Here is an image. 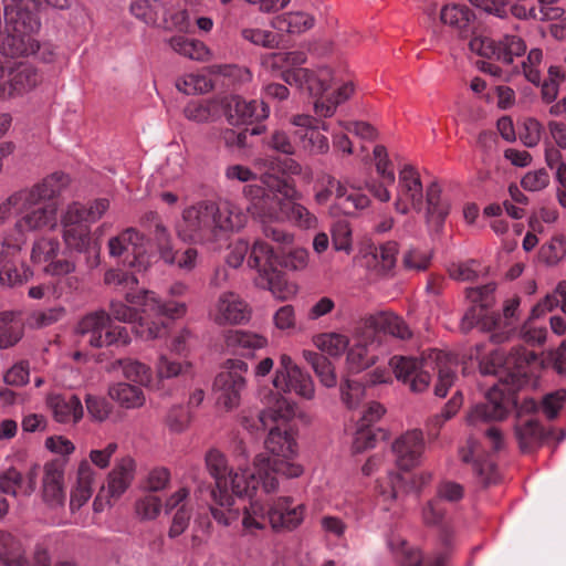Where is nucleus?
<instances>
[{
  "mask_svg": "<svg viewBox=\"0 0 566 566\" xmlns=\"http://www.w3.org/2000/svg\"><path fill=\"white\" fill-rule=\"evenodd\" d=\"M307 263V250L296 248L280 259L273 248L262 240L254 241L251 255L248 259L249 266L258 271L255 284L263 290L271 291L273 294L281 292L284 284L280 266L298 271L305 269Z\"/></svg>",
  "mask_w": 566,
  "mask_h": 566,
  "instance_id": "5",
  "label": "nucleus"
},
{
  "mask_svg": "<svg viewBox=\"0 0 566 566\" xmlns=\"http://www.w3.org/2000/svg\"><path fill=\"white\" fill-rule=\"evenodd\" d=\"M85 405L88 416L96 422L105 421L112 411L111 405L103 397L87 394L85 396Z\"/></svg>",
  "mask_w": 566,
  "mask_h": 566,
  "instance_id": "57",
  "label": "nucleus"
},
{
  "mask_svg": "<svg viewBox=\"0 0 566 566\" xmlns=\"http://www.w3.org/2000/svg\"><path fill=\"white\" fill-rule=\"evenodd\" d=\"M273 386L283 392H294L306 400H312L315 396L312 377L301 368L283 375V381L273 382Z\"/></svg>",
  "mask_w": 566,
  "mask_h": 566,
  "instance_id": "36",
  "label": "nucleus"
},
{
  "mask_svg": "<svg viewBox=\"0 0 566 566\" xmlns=\"http://www.w3.org/2000/svg\"><path fill=\"white\" fill-rule=\"evenodd\" d=\"M334 249L349 252L352 250V229L345 220L337 221L332 229Z\"/></svg>",
  "mask_w": 566,
  "mask_h": 566,
  "instance_id": "61",
  "label": "nucleus"
},
{
  "mask_svg": "<svg viewBox=\"0 0 566 566\" xmlns=\"http://www.w3.org/2000/svg\"><path fill=\"white\" fill-rule=\"evenodd\" d=\"M209 317L219 326L239 325L249 321L250 308L238 294L224 292L210 308Z\"/></svg>",
  "mask_w": 566,
  "mask_h": 566,
  "instance_id": "19",
  "label": "nucleus"
},
{
  "mask_svg": "<svg viewBox=\"0 0 566 566\" xmlns=\"http://www.w3.org/2000/svg\"><path fill=\"white\" fill-rule=\"evenodd\" d=\"M375 325L399 339H407L411 336V332L403 319L391 313H381L375 317Z\"/></svg>",
  "mask_w": 566,
  "mask_h": 566,
  "instance_id": "50",
  "label": "nucleus"
},
{
  "mask_svg": "<svg viewBox=\"0 0 566 566\" xmlns=\"http://www.w3.org/2000/svg\"><path fill=\"white\" fill-rule=\"evenodd\" d=\"M15 212L21 217L17 219L12 229L2 233V235H12L22 240V247L25 244V233L38 231L46 227H54L56 223L57 206L54 202H42L32 208L18 206Z\"/></svg>",
  "mask_w": 566,
  "mask_h": 566,
  "instance_id": "11",
  "label": "nucleus"
},
{
  "mask_svg": "<svg viewBox=\"0 0 566 566\" xmlns=\"http://www.w3.org/2000/svg\"><path fill=\"white\" fill-rule=\"evenodd\" d=\"M245 222L247 214L234 203L203 201L184 210L176 232L185 242L209 243L226 232L240 230Z\"/></svg>",
  "mask_w": 566,
  "mask_h": 566,
  "instance_id": "4",
  "label": "nucleus"
},
{
  "mask_svg": "<svg viewBox=\"0 0 566 566\" xmlns=\"http://www.w3.org/2000/svg\"><path fill=\"white\" fill-rule=\"evenodd\" d=\"M125 300L134 305L143 306V314L147 316H165L176 319L182 317L187 312L186 303L177 301L163 302L154 292L147 290L125 293Z\"/></svg>",
  "mask_w": 566,
  "mask_h": 566,
  "instance_id": "21",
  "label": "nucleus"
},
{
  "mask_svg": "<svg viewBox=\"0 0 566 566\" xmlns=\"http://www.w3.org/2000/svg\"><path fill=\"white\" fill-rule=\"evenodd\" d=\"M374 346V332L368 331L361 335H356L355 344L348 349L347 365L354 373H359L376 361V356L371 353Z\"/></svg>",
  "mask_w": 566,
  "mask_h": 566,
  "instance_id": "31",
  "label": "nucleus"
},
{
  "mask_svg": "<svg viewBox=\"0 0 566 566\" xmlns=\"http://www.w3.org/2000/svg\"><path fill=\"white\" fill-rule=\"evenodd\" d=\"M134 478V461L125 458L118 462L108 475L107 492L111 496L122 495Z\"/></svg>",
  "mask_w": 566,
  "mask_h": 566,
  "instance_id": "42",
  "label": "nucleus"
},
{
  "mask_svg": "<svg viewBox=\"0 0 566 566\" xmlns=\"http://www.w3.org/2000/svg\"><path fill=\"white\" fill-rule=\"evenodd\" d=\"M22 240L12 235L0 238V290L20 292L34 276L31 266L20 259Z\"/></svg>",
  "mask_w": 566,
  "mask_h": 566,
  "instance_id": "8",
  "label": "nucleus"
},
{
  "mask_svg": "<svg viewBox=\"0 0 566 566\" xmlns=\"http://www.w3.org/2000/svg\"><path fill=\"white\" fill-rule=\"evenodd\" d=\"M333 192L339 200V205L346 214H354L357 211L364 210L370 203L368 196L361 193L354 187L349 189L345 184L335 178L328 179L327 188L318 191L315 199L318 203H324L329 199Z\"/></svg>",
  "mask_w": 566,
  "mask_h": 566,
  "instance_id": "23",
  "label": "nucleus"
},
{
  "mask_svg": "<svg viewBox=\"0 0 566 566\" xmlns=\"http://www.w3.org/2000/svg\"><path fill=\"white\" fill-rule=\"evenodd\" d=\"M543 125L535 118H526L523 124V130L520 133V139L526 147H535L542 138Z\"/></svg>",
  "mask_w": 566,
  "mask_h": 566,
  "instance_id": "64",
  "label": "nucleus"
},
{
  "mask_svg": "<svg viewBox=\"0 0 566 566\" xmlns=\"http://www.w3.org/2000/svg\"><path fill=\"white\" fill-rule=\"evenodd\" d=\"M42 499L53 512L64 507V465L60 461L48 462L43 468Z\"/></svg>",
  "mask_w": 566,
  "mask_h": 566,
  "instance_id": "24",
  "label": "nucleus"
},
{
  "mask_svg": "<svg viewBox=\"0 0 566 566\" xmlns=\"http://www.w3.org/2000/svg\"><path fill=\"white\" fill-rule=\"evenodd\" d=\"M398 250L396 241H388L375 249L374 259L380 274L389 275L395 269Z\"/></svg>",
  "mask_w": 566,
  "mask_h": 566,
  "instance_id": "49",
  "label": "nucleus"
},
{
  "mask_svg": "<svg viewBox=\"0 0 566 566\" xmlns=\"http://www.w3.org/2000/svg\"><path fill=\"white\" fill-rule=\"evenodd\" d=\"M290 122L297 128L294 135L298 139L302 149L310 154H325L328 151V139L319 130L327 132V124L322 123V126L318 127L314 117L304 114L292 116Z\"/></svg>",
  "mask_w": 566,
  "mask_h": 566,
  "instance_id": "17",
  "label": "nucleus"
},
{
  "mask_svg": "<svg viewBox=\"0 0 566 566\" xmlns=\"http://www.w3.org/2000/svg\"><path fill=\"white\" fill-rule=\"evenodd\" d=\"M176 87L178 91L190 95L197 93H206L211 90L212 84L205 75L187 74L184 77L177 80Z\"/></svg>",
  "mask_w": 566,
  "mask_h": 566,
  "instance_id": "54",
  "label": "nucleus"
},
{
  "mask_svg": "<svg viewBox=\"0 0 566 566\" xmlns=\"http://www.w3.org/2000/svg\"><path fill=\"white\" fill-rule=\"evenodd\" d=\"M156 243L160 258L168 264L176 262V252L172 245L171 235L164 223H157L156 229L149 231Z\"/></svg>",
  "mask_w": 566,
  "mask_h": 566,
  "instance_id": "51",
  "label": "nucleus"
},
{
  "mask_svg": "<svg viewBox=\"0 0 566 566\" xmlns=\"http://www.w3.org/2000/svg\"><path fill=\"white\" fill-rule=\"evenodd\" d=\"M303 357L311 364L322 385L327 388H332L336 385L335 369L327 357L312 350H304Z\"/></svg>",
  "mask_w": 566,
  "mask_h": 566,
  "instance_id": "46",
  "label": "nucleus"
},
{
  "mask_svg": "<svg viewBox=\"0 0 566 566\" xmlns=\"http://www.w3.org/2000/svg\"><path fill=\"white\" fill-rule=\"evenodd\" d=\"M109 208V201L105 198L96 199L84 207L77 202L67 206L69 220H81L84 223L98 221Z\"/></svg>",
  "mask_w": 566,
  "mask_h": 566,
  "instance_id": "43",
  "label": "nucleus"
},
{
  "mask_svg": "<svg viewBox=\"0 0 566 566\" xmlns=\"http://www.w3.org/2000/svg\"><path fill=\"white\" fill-rule=\"evenodd\" d=\"M315 24V19L305 12H290L275 17L272 27L280 32L300 34Z\"/></svg>",
  "mask_w": 566,
  "mask_h": 566,
  "instance_id": "40",
  "label": "nucleus"
},
{
  "mask_svg": "<svg viewBox=\"0 0 566 566\" xmlns=\"http://www.w3.org/2000/svg\"><path fill=\"white\" fill-rule=\"evenodd\" d=\"M469 48L478 55L495 59L505 64L512 63L514 57L522 56L526 52L524 40L516 34H504L497 40L473 36L469 41Z\"/></svg>",
  "mask_w": 566,
  "mask_h": 566,
  "instance_id": "10",
  "label": "nucleus"
},
{
  "mask_svg": "<svg viewBox=\"0 0 566 566\" xmlns=\"http://www.w3.org/2000/svg\"><path fill=\"white\" fill-rule=\"evenodd\" d=\"M93 470L87 462H82L77 471V484L71 492L70 511L75 513L92 495Z\"/></svg>",
  "mask_w": 566,
  "mask_h": 566,
  "instance_id": "39",
  "label": "nucleus"
},
{
  "mask_svg": "<svg viewBox=\"0 0 566 566\" xmlns=\"http://www.w3.org/2000/svg\"><path fill=\"white\" fill-rule=\"evenodd\" d=\"M42 81L38 70L28 63H19L8 70L0 69V99L6 101L21 96Z\"/></svg>",
  "mask_w": 566,
  "mask_h": 566,
  "instance_id": "13",
  "label": "nucleus"
},
{
  "mask_svg": "<svg viewBox=\"0 0 566 566\" xmlns=\"http://www.w3.org/2000/svg\"><path fill=\"white\" fill-rule=\"evenodd\" d=\"M75 331L78 340L93 348L126 346L130 343L127 328L114 325L105 311L86 314L78 321Z\"/></svg>",
  "mask_w": 566,
  "mask_h": 566,
  "instance_id": "7",
  "label": "nucleus"
},
{
  "mask_svg": "<svg viewBox=\"0 0 566 566\" xmlns=\"http://www.w3.org/2000/svg\"><path fill=\"white\" fill-rule=\"evenodd\" d=\"M23 494V475L15 468H9L0 473V494L18 495Z\"/></svg>",
  "mask_w": 566,
  "mask_h": 566,
  "instance_id": "55",
  "label": "nucleus"
},
{
  "mask_svg": "<svg viewBox=\"0 0 566 566\" xmlns=\"http://www.w3.org/2000/svg\"><path fill=\"white\" fill-rule=\"evenodd\" d=\"M108 251L113 258H123L124 264L128 266L146 268L145 237L134 228H127L118 235L111 238Z\"/></svg>",
  "mask_w": 566,
  "mask_h": 566,
  "instance_id": "15",
  "label": "nucleus"
},
{
  "mask_svg": "<svg viewBox=\"0 0 566 566\" xmlns=\"http://www.w3.org/2000/svg\"><path fill=\"white\" fill-rule=\"evenodd\" d=\"M63 240L67 249L85 252L91 245V230L88 224L81 220H69V210L62 216Z\"/></svg>",
  "mask_w": 566,
  "mask_h": 566,
  "instance_id": "33",
  "label": "nucleus"
},
{
  "mask_svg": "<svg viewBox=\"0 0 566 566\" xmlns=\"http://www.w3.org/2000/svg\"><path fill=\"white\" fill-rule=\"evenodd\" d=\"M430 359L438 369V381L434 386V395L443 398L455 379L458 357L454 354L433 349L430 352Z\"/></svg>",
  "mask_w": 566,
  "mask_h": 566,
  "instance_id": "29",
  "label": "nucleus"
},
{
  "mask_svg": "<svg viewBox=\"0 0 566 566\" xmlns=\"http://www.w3.org/2000/svg\"><path fill=\"white\" fill-rule=\"evenodd\" d=\"M423 202V187L418 170L409 164L401 167L398 175L395 210L407 214L410 209L420 212Z\"/></svg>",
  "mask_w": 566,
  "mask_h": 566,
  "instance_id": "14",
  "label": "nucleus"
},
{
  "mask_svg": "<svg viewBox=\"0 0 566 566\" xmlns=\"http://www.w3.org/2000/svg\"><path fill=\"white\" fill-rule=\"evenodd\" d=\"M514 431L520 449L523 452L535 450L554 433L552 429L546 430L534 419L515 424Z\"/></svg>",
  "mask_w": 566,
  "mask_h": 566,
  "instance_id": "35",
  "label": "nucleus"
},
{
  "mask_svg": "<svg viewBox=\"0 0 566 566\" xmlns=\"http://www.w3.org/2000/svg\"><path fill=\"white\" fill-rule=\"evenodd\" d=\"M161 507V500L154 494L144 495L135 504L136 514L142 520H155L159 515Z\"/></svg>",
  "mask_w": 566,
  "mask_h": 566,
  "instance_id": "56",
  "label": "nucleus"
},
{
  "mask_svg": "<svg viewBox=\"0 0 566 566\" xmlns=\"http://www.w3.org/2000/svg\"><path fill=\"white\" fill-rule=\"evenodd\" d=\"M190 423V415L182 406H174L166 416V424L170 431L180 433Z\"/></svg>",
  "mask_w": 566,
  "mask_h": 566,
  "instance_id": "63",
  "label": "nucleus"
},
{
  "mask_svg": "<svg viewBox=\"0 0 566 566\" xmlns=\"http://www.w3.org/2000/svg\"><path fill=\"white\" fill-rule=\"evenodd\" d=\"M69 182L70 178L67 175L61 171H55L43 178L42 181L33 185L31 188L21 189L15 192L19 196L22 206L25 208H32L59 196Z\"/></svg>",
  "mask_w": 566,
  "mask_h": 566,
  "instance_id": "20",
  "label": "nucleus"
},
{
  "mask_svg": "<svg viewBox=\"0 0 566 566\" xmlns=\"http://www.w3.org/2000/svg\"><path fill=\"white\" fill-rule=\"evenodd\" d=\"M59 250L60 244L55 239L40 238L32 245L30 259L34 264L46 265L56 258Z\"/></svg>",
  "mask_w": 566,
  "mask_h": 566,
  "instance_id": "52",
  "label": "nucleus"
},
{
  "mask_svg": "<svg viewBox=\"0 0 566 566\" xmlns=\"http://www.w3.org/2000/svg\"><path fill=\"white\" fill-rule=\"evenodd\" d=\"M556 307H560L566 313V283H559L555 291L537 304L533 311L551 312Z\"/></svg>",
  "mask_w": 566,
  "mask_h": 566,
  "instance_id": "60",
  "label": "nucleus"
},
{
  "mask_svg": "<svg viewBox=\"0 0 566 566\" xmlns=\"http://www.w3.org/2000/svg\"><path fill=\"white\" fill-rule=\"evenodd\" d=\"M214 504L210 511L213 518L223 526H237L241 522V509L235 505L231 491L211 494Z\"/></svg>",
  "mask_w": 566,
  "mask_h": 566,
  "instance_id": "34",
  "label": "nucleus"
},
{
  "mask_svg": "<svg viewBox=\"0 0 566 566\" xmlns=\"http://www.w3.org/2000/svg\"><path fill=\"white\" fill-rule=\"evenodd\" d=\"M432 365L430 353L427 357L418 359L409 356H394L389 360L397 380L407 385L412 392L424 391L430 384L431 376L428 368Z\"/></svg>",
  "mask_w": 566,
  "mask_h": 566,
  "instance_id": "12",
  "label": "nucleus"
},
{
  "mask_svg": "<svg viewBox=\"0 0 566 566\" xmlns=\"http://www.w3.org/2000/svg\"><path fill=\"white\" fill-rule=\"evenodd\" d=\"M126 303L120 301H112L109 304L111 318L123 323H135L138 319V325H136L135 332L136 334L144 339H155L161 337L166 334V326L163 322L157 323H148L146 317L139 315V312L143 313V306L134 305L126 300Z\"/></svg>",
  "mask_w": 566,
  "mask_h": 566,
  "instance_id": "16",
  "label": "nucleus"
},
{
  "mask_svg": "<svg viewBox=\"0 0 566 566\" xmlns=\"http://www.w3.org/2000/svg\"><path fill=\"white\" fill-rule=\"evenodd\" d=\"M388 545L399 560L400 566H421L423 560L421 552L418 548L408 545L403 538L392 536L389 539ZM447 558V552H438L434 554L433 560L429 566H443Z\"/></svg>",
  "mask_w": 566,
  "mask_h": 566,
  "instance_id": "30",
  "label": "nucleus"
},
{
  "mask_svg": "<svg viewBox=\"0 0 566 566\" xmlns=\"http://www.w3.org/2000/svg\"><path fill=\"white\" fill-rule=\"evenodd\" d=\"M161 9L160 0H134L129 6V12L146 25H155Z\"/></svg>",
  "mask_w": 566,
  "mask_h": 566,
  "instance_id": "48",
  "label": "nucleus"
},
{
  "mask_svg": "<svg viewBox=\"0 0 566 566\" xmlns=\"http://www.w3.org/2000/svg\"><path fill=\"white\" fill-rule=\"evenodd\" d=\"M484 344H478L469 354L470 359L479 361L482 375H494L502 381L494 384L485 396L467 416L470 426L479 422L500 421L507 417L515 406L512 392L526 381V367L536 360V355L523 347H515L505 356L500 349H493L483 356Z\"/></svg>",
  "mask_w": 566,
  "mask_h": 566,
  "instance_id": "2",
  "label": "nucleus"
},
{
  "mask_svg": "<svg viewBox=\"0 0 566 566\" xmlns=\"http://www.w3.org/2000/svg\"><path fill=\"white\" fill-rule=\"evenodd\" d=\"M303 518L304 505H294L290 496L276 499L268 510L269 523L276 532L292 531L303 522Z\"/></svg>",
  "mask_w": 566,
  "mask_h": 566,
  "instance_id": "25",
  "label": "nucleus"
},
{
  "mask_svg": "<svg viewBox=\"0 0 566 566\" xmlns=\"http://www.w3.org/2000/svg\"><path fill=\"white\" fill-rule=\"evenodd\" d=\"M268 520V512L265 513L264 506L258 501L251 502L249 506L243 507L241 513V526L244 533L254 534L265 527Z\"/></svg>",
  "mask_w": 566,
  "mask_h": 566,
  "instance_id": "47",
  "label": "nucleus"
},
{
  "mask_svg": "<svg viewBox=\"0 0 566 566\" xmlns=\"http://www.w3.org/2000/svg\"><path fill=\"white\" fill-rule=\"evenodd\" d=\"M243 195L249 200L248 211L259 221H287L301 229H314L317 218L297 202L301 193L285 178L263 174L260 184L247 185Z\"/></svg>",
  "mask_w": 566,
  "mask_h": 566,
  "instance_id": "3",
  "label": "nucleus"
},
{
  "mask_svg": "<svg viewBox=\"0 0 566 566\" xmlns=\"http://www.w3.org/2000/svg\"><path fill=\"white\" fill-rule=\"evenodd\" d=\"M268 146L283 155H294L296 147L290 135L283 129H274L268 137Z\"/></svg>",
  "mask_w": 566,
  "mask_h": 566,
  "instance_id": "62",
  "label": "nucleus"
},
{
  "mask_svg": "<svg viewBox=\"0 0 566 566\" xmlns=\"http://www.w3.org/2000/svg\"><path fill=\"white\" fill-rule=\"evenodd\" d=\"M440 19L444 24L455 29L460 38L470 40L475 34V20L472 11L464 4H447L441 9Z\"/></svg>",
  "mask_w": 566,
  "mask_h": 566,
  "instance_id": "28",
  "label": "nucleus"
},
{
  "mask_svg": "<svg viewBox=\"0 0 566 566\" xmlns=\"http://www.w3.org/2000/svg\"><path fill=\"white\" fill-rule=\"evenodd\" d=\"M109 397L126 409L140 408L145 403V394L140 386L116 382L108 388Z\"/></svg>",
  "mask_w": 566,
  "mask_h": 566,
  "instance_id": "38",
  "label": "nucleus"
},
{
  "mask_svg": "<svg viewBox=\"0 0 566 566\" xmlns=\"http://www.w3.org/2000/svg\"><path fill=\"white\" fill-rule=\"evenodd\" d=\"M424 447L426 443L421 430L413 429L402 433L392 443L397 467L405 471L417 467L421 461Z\"/></svg>",
  "mask_w": 566,
  "mask_h": 566,
  "instance_id": "22",
  "label": "nucleus"
},
{
  "mask_svg": "<svg viewBox=\"0 0 566 566\" xmlns=\"http://www.w3.org/2000/svg\"><path fill=\"white\" fill-rule=\"evenodd\" d=\"M270 108L265 102L247 101L240 96H231L227 104V118L231 125H243L265 119Z\"/></svg>",
  "mask_w": 566,
  "mask_h": 566,
  "instance_id": "26",
  "label": "nucleus"
},
{
  "mask_svg": "<svg viewBox=\"0 0 566 566\" xmlns=\"http://www.w3.org/2000/svg\"><path fill=\"white\" fill-rule=\"evenodd\" d=\"M543 61V52L541 49H532L528 54L526 61L522 62V67L525 77L533 84L538 85L541 83V70L539 65Z\"/></svg>",
  "mask_w": 566,
  "mask_h": 566,
  "instance_id": "58",
  "label": "nucleus"
},
{
  "mask_svg": "<svg viewBox=\"0 0 566 566\" xmlns=\"http://www.w3.org/2000/svg\"><path fill=\"white\" fill-rule=\"evenodd\" d=\"M48 406L56 421L62 423H76L83 418V406L75 395H51Z\"/></svg>",
  "mask_w": 566,
  "mask_h": 566,
  "instance_id": "32",
  "label": "nucleus"
},
{
  "mask_svg": "<svg viewBox=\"0 0 566 566\" xmlns=\"http://www.w3.org/2000/svg\"><path fill=\"white\" fill-rule=\"evenodd\" d=\"M0 562L3 566H30L19 541L0 531Z\"/></svg>",
  "mask_w": 566,
  "mask_h": 566,
  "instance_id": "44",
  "label": "nucleus"
},
{
  "mask_svg": "<svg viewBox=\"0 0 566 566\" xmlns=\"http://www.w3.org/2000/svg\"><path fill=\"white\" fill-rule=\"evenodd\" d=\"M206 465L216 483L211 494L231 491L237 496L253 497L261 489L254 470L234 472L228 467L226 457L218 450H210L207 453Z\"/></svg>",
  "mask_w": 566,
  "mask_h": 566,
  "instance_id": "6",
  "label": "nucleus"
},
{
  "mask_svg": "<svg viewBox=\"0 0 566 566\" xmlns=\"http://www.w3.org/2000/svg\"><path fill=\"white\" fill-rule=\"evenodd\" d=\"M282 77L289 85L306 90L310 95L315 97H321L335 81L333 71L328 66H321L316 70H286L282 73Z\"/></svg>",
  "mask_w": 566,
  "mask_h": 566,
  "instance_id": "18",
  "label": "nucleus"
},
{
  "mask_svg": "<svg viewBox=\"0 0 566 566\" xmlns=\"http://www.w3.org/2000/svg\"><path fill=\"white\" fill-rule=\"evenodd\" d=\"M518 306L520 298L512 297L507 300L504 304V321L500 315L495 314L485 316V318L483 319V326L488 327V329L491 332L490 339L492 343L501 344L510 339L515 329L512 323V318L515 317Z\"/></svg>",
  "mask_w": 566,
  "mask_h": 566,
  "instance_id": "27",
  "label": "nucleus"
},
{
  "mask_svg": "<svg viewBox=\"0 0 566 566\" xmlns=\"http://www.w3.org/2000/svg\"><path fill=\"white\" fill-rule=\"evenodd\" d=\"M248 364L240 359H228L226 370L220 371L213 381L217 405L228 411L239 407L247 387L244 375Z\"/></svg>",
  "mask_w": 566,
  "mask_h": 566,
  "instance_id": "9",
  "label": "nucleus"
},
{
  "mask_svg": "<svg viewBox=\"0 0 566 566\" xmlns=\"http://www.w3.org/2000/svg\"><path fill=\"white\" fill-rule=\"evenodd\" d=\"M112 366L114 370L119 369L126 379L137 382L139 386H147L151 380L150 368L136 359H117Z\"/></svg>",
  "mask_w": 566,
  "mask_h": 566,
  "instance_id": "45",
  "label": "nucleus"
},
{
  "mask_svg": "<svg viewBox=\"0 0 566 566\" xmlns=\"http://www.w3.org/2000/svg\"><path fill=\"white\" fill-rule=\"evenodd\" d=\"M427 212L429 226L440 228L449 214V203L441 196V188L437 182L428 186L426 191Z\"/></svg>",
  "mask_w": 566,
  "mask_h": 566,
  "instance_id": "37",
  "label": "nucleus"
},
{
  "mask_svg": "<svg viewBox=\"0 0 566 566\" xmlns=\"http://www.w3.org/2000/svg\"><path fill=\"white\" fill-rule=\"evenodd\" d=\"M227 346L240 355H249L266 345V338L251 332L231 331L226 338Z\"/></svg>",
  "mask_w": 566,
  "mask_h": 566,
  "instance_id": "41",
  "label": "nucleus"
},
{
  "mask_svg": "<svg viewBox=\"0 0 566 566\" xmlns=\"http://www.w3.org/2000/svg\"><path fill=\"white\" fill-rule=\"evenodd\" d=\"M105 284L114 286L115 289L128 290L126 293H134L132 290L138 284V280L134 274L124 272L122 270H108L104 275Z\"/></svg>",
  "mask_w": 566,
  "mask_h": 566,
  "instance_id": "59",
  "label": "nucleus"
},
{
  "mask_svg": "<svg viewBox=\"0 0 566 566\" xmlns=\"http://www.w3.org/2000/svg\"><path fill=\"white\" fill-rule=\"evenodd\" d=\"M314 342L322 352L333 357H339L349 344L348 337L339 333L321 334Z\"/></svg>",
  "mask_w": 566,
  "mask_h": 566,
  "instance_id": "53",
  "label": "nucleus"
},
{
  "mask_svg": "<svg viewBox=\"0 0 566 566\" xmlns=\"http://www.w3.org/2000/svg\"><path fill=\"white\" fill-rule=\"evenodd\" d=\"M261 400L265 408L259 412L253 424H250V420L244 418L243 426L256 431L270 428L264 441L269 455L260 453L253 462L261 490L270 494L279 489L277 474L286 478H298L303 473V468L293 461L297 451V444L293 436L286 428L271 427L277 421L292 419L295 415V403L280 392L271 390Z\"/></svg>",
  "mask_w": 566,
  "mask_h": 566,
  "instance_id": "1",
  "label": "nucleus"
}]
</instances>
